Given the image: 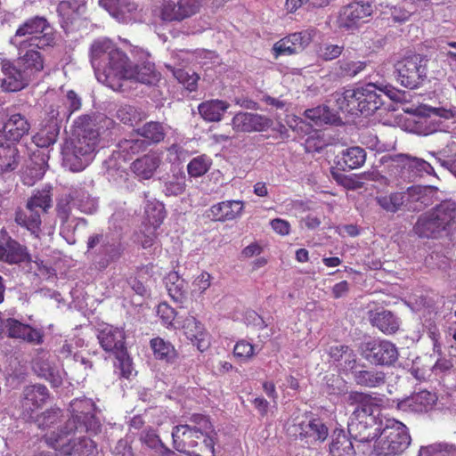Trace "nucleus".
Instances as JSON below:
<instances>
[{
  "label": "nucleus",
  "mask_w": 456,
  "mask_h": 456,
  "mask_svg": "<svg viewBox=\"0 0 456 456\" xmlns=\"http://www.w3.org/2000/svg\"><path fill=\"white\" fill-rule=\"evenodd\" d=\"M213 425L208 416L194 413L172 429L174 448L188 456H215Z\"/></svg>",
  "instance_id": "nucleus-1"
},
{
  "label": "nucleus",
  "mask_w": 456,
  "mask_h": 456,
  "mask_svg": "<svg viewBox=\"0 0 456 456\" xmlns=\"http://www.w3.org/2000/svg\"><path fill=\"white\" fill-rule=\"evenodd\" d=\"M92 117L82 115L76 121L77 135L67 140L61 149L63 166L72 172L84 170L94 159L100 133L90 126Z\"/></svg>",
  "instance_id": "nucleus-2"
},
{
  "label": "nucleus",
  "mask_w": 456,
  "mask_h": 456,
  "mask_svg": "<svg viewBox=\"0 0 456 456\" xmlns=\"http://www.w3.org/2000/svg\"><path fill=\"white\" fill-rule=\"evenodd\" d=\"M378 398L362 392H351L348 395V403L354 406L347 424V430L355 441L370 443L379 435L380 428L374 415L379 406Z\"/></svg>",
  "instance_id": "nucleus-3"
},
{
  "label": "nucleus",
  "mask_w": 456,
  "mask_h": 456,
  "mask_svg": "<svg viewBox=\"0 0 456 456\" xmlns=\"http://www.w3.org/2000/svg\"><path fill=\"white\" fill-rule=\"evenodd\" d=\"M10 44L17 51H23L30 47L45 49L53 46L55 36L47 19L37 15L27 19L19 25L10 39Z\"/></svg>",
  "instance_id": "nucleus-4"
},
{
  "label": "nucleus",
  "mask_w": 456,
  "mask_h": 456,
  "mask_svg": "<svg viewBox=\"0 0 456 456\" xmlns=\"http://www.w3.org/2000/svg\"><path fill=\"white\" fill-rule=\"evenodd\" d=\"M455 222L456 204L443 201L421 214L413 226V231L419 238L438 239L448 232Z\"/></svg>",
  "instance_id": "nucleus-5"
},
{
  "label": "nucleus",
  "mask_w": 456,
  "mask_h": 456,
  "mask_svg": "<svg viewBox=\"0 0 456 456\" xmlns=\"http://www.w3.org/2000/svg\"><path fill=\"white\" fill-rule=\"evenodd\" d=\"M411 441L407 427L395 419H388L375 438L372 453L375 456H397Z\"/></svg>",
  "instance_id": "nucleus-6"
},
{
  "label": "nucleus",
  "mask_w": 456,
  "mask_h": 456,
  "mask_svg": "<svg viewBox=\"0 0 456 456\" xmlns=\"http://www.w3.org/2000/svg\"><path fill=\"white\" fill-rule=\"evenodd\" d=\"M203 0H153L152 16L163 23L182 22L200 12Z\"/></svg>",
  "instance_id": "nucleus-7"
},
{
  "label": "nucleus",
  "mask_w": 456,
  "mask_h": 456,
  "mask_svg": "<svg viewBox=\"0 0 456 456\" xmlns=\"http://www.w3.org/2000/svg\"><path fill=\"white\" fill-rule=\"evenodd\" d=\"M94 403L88 398L75 399L70 403L71 418L67 422V428L76 433H86L90 436L101 432L102 424L94 411Z\"/></svg>",
  "instance_id": "nucleus-8"
},
{
  "label": "nucleus",
  "mask_w": 456,
  "mask_h": 456,
  "mask_svg": "<svg viewBox=\"0 0 456 456\" xmlns=\"http://www.w3.org/2000/svg\"><path fill=\"white\" fill-rule=\"evenodd\" d=\"M427 62L428 60L420 54H412L398 61L395 65L397 81L409 89L419 87L427 78Z\"/></svg>",
  "instance_id": "nucleus-9"
},
{
  "label": "nucleus",
  "mask_w": 456,
  "mask_h": 456,
  "mask_svg": "<svg viewBox=\"0 0 456 456\" xmlns=\"http://www.w3.org/2000/svg\"><path fill=\"white\" fill-rule=\"evenodd\" d=\"M373 8L369 2L353 1L341 6L337 17V26L343 31H354L371 16Z\"/></svg>",
  "instance_id": "nucleus-10"
},
{
  "label": "nucleus",
  "mask_w": 456,
  "mask_h": 456,
  "mask_svg": "<svg viewBox=\"0 0 456 456\" xmlns=\"http://www.w3.org/2000/svg\"><path fill=\"white\" fill-rule=\"evenodd\" d=\"M288 433L295 440L313 444L324 442L328 437L329 429L321 419L305 417L290 426L288 428Z\"/></svg>",
  "instance_id": "nucleus-11"
},
{
  "label": "nucleus",
  "mask_w": 456,
  "mask_h": 456,
  "mask_svg": "<svg viewBox=\"0 0 456 456\" xmlns=\"http://www.w3.org/2000/svg\"><path fill=\"white\" fill-rule=\"evenodd\" d=\"M50 397L45 385L35 384L26 386L20 396V411L23 419L34 420Z\"/></svg>",
  "instance_id": "nucleus-12"
},
{
  "label": "nucleus",
  "mask_w": 456,
  "mask_h": 456,
  "mask_svg": "<svg viewBox=\"0 0 456 456\" xmlns=\"http://www.w3.org/2000/svg\"><path fill=\"white\" fill-rule=\"evenodd\" d=\"M362 355L376 365H392L399 354L395 344L388 340L371 339L362 344Z\"/></svg>",
  "instance_id": "nucleus-13"
},
{
  "label": "nucleus",
  "mask_w": 456,
  "mask_h": 456,
  "mask_svg": "<svg viewBox=\"0 0 456 456\" xmlns=\"http://www.w3.org/2000/svg\"><path fill=\"white\" fill-rule=\"evenodd\" d=\"M46 442L63 456H87L93 453L96 447L95 443L91 438L86 436L69 439L67 443L61 436L54 439L52 436H47Z\"/></svg>",
  "instance_id": "nucleus-14"
},
{
  "label": "nucleus",
  "mask_w": 456,
  "mask_h": 456,
  "mask_svg": "<svg viewBox=\"0 0 456 456\" xmlns=\"http://www.w3.org/2000/svg\"><path fill=\"white\" fill-rule=\"evenodd\" d=\"M313 37L314 30H303L281 38L273 47L275 58L297 53L311 43Z\"/></svg>",
  "instance_id": "nucleus-15"
},
{
  "label": "nucleus",
  "mask_w": 456,
  "mask_h": 456,
  "mask_svg": "<svg viewBox=\"0 0 456 456\" xmlns=\"http://www.w3.org/2000/svg\"><path fill=\"white\" fill-rule=\"evenodd\" d=\"M384 96L391 100L395 99V94L392 91L384 92L372 83L360 87L358 99L361 103V114L369 116L374 113L384 104Z\"/></svg>",
  "instance_id": "nucleus-16"
},
{
  "label": "nucleus",
  "mask_w": 456,
  "mask_h": 456,
  "mask_svg": "<svg viewBox=\"0 0 456 456\" xmlns=\"http://www.w3.org/2000/svg\"><path fill=\"white\" fill-rule=\"evenodd\" d=\"M178 329L196 346L198 350L205 352L210 346L208 334L204 325L194 316L188 315L181 322H177Z\"/></svg>",
  "instance_id": "nucleus-17"
},
{
  "label": "nucleus",
  "mask_w": 456,
  "mask_h": 456,
  "mask_svg": "<svg viewBox=\"0 0 456 456\" xmlns=\"http://www.w3.org/2000/svg\"><path fill=\"white\" fill-rule=\"evenodd\" d=\"M272 125L271 118L251 112H239L232 119V129L236 132H263Z\"/></svg>",
  "instance_id": "nucleus-18"
},
{
  "label": "nucleus",
  "mask_w": 456,
  "mask_h": 456,
  "mask_svg": "<svg viewBox=\"0 0 456 456\" xmlns=\"http://www.w3.org/2000/svg\"><path fill=\"white\" fill-rule=\"evenodd\" d=\"M18 58L16 63L24 73V76L34 80L45 68V58L43 54L35 47L26 48L23 51H17Z\"/></svg>",
  "instance_id": "nucleus-19"
},
{
  "label": "nucleus",
  "mask_w": 456,
  "mask_h": 456,
  "mask_svg": "<svg viewBox=\"0 0 456 456\" xmlns=\"http://www.w3.org/2000/svg\"><path fill=\"white\" fill-rule=\"evenodd\" d=\"M437 401L436 394L421 390L397 403V409L403 412L423 413L433 408Z\"/></svg>",
  "instance_id": "nucleus-20"
},
{
  "label": "nucleus",
  "mask_w": 456,
  "mask_h": 456,
  "mask_svg": "<svg viewBox=\"0 0 456 456\" xmlns=\"http://www.w3.org/2000/svg\"><path fill=\"white\" fill-rule=\"evenodd\" d=\"M0 261L10 265L31 262V256L25 245L12 237L0 240Z\"/></svg>",
  "instance_id": "nucleus-21"
},
{
  "label": "nucleus",
  "mask_w": 456,
  "mask_h": 456,
  "mask_svg": "<svg viewBox=\"0 0 456 456\" xmlns=\"http://www.w3.org/2000/svg\"><path fill=\"white\" fill-rule=\"evenodd\" d=\"M107 61L103 67L106 78L113 76L119 79H126V77L133 76L131 71L133 64L127 55L119 48L115 46Z\"/></svg>",
  "instance_id": "nucleus-22"
},
{
  "label": "nucleus",
  "mask_w": 456,
  "mask_h": 456,
  "mask_svg": "<svg viewBox=\"0 0 456 456\" xmlns=\"http://www.w3.org/2000/svg\"><path fill=\"white\" fill-rule=\"evenodd\" d=\"M97 338L106 352L115 354L126 348V334L122 328L107 325L99 330Z\"/></svg>",
  "instance_id": "nucleus-23"
},
{
  "label": "nucleus",
  "mask_w": 456,
  "mask_h": 456,
  "mask_svg": "<svg viewBox=\"0 0 456 456\" xmlns=\"http://www.w3.org/2000/svg\"><path fill=\"white\" fill-rule=\"evenodd\" d=\"M4 77L1 87L4 92H18L25 88L30 82V78L24 76L21 69L11 61H4L2 65Z\"/></svg>",
  "instance_id": "nucleus-24"
},
{
  "label": "nucleus",
  "mask_w": 456,
  "mask_h": 456,
  "mask_svg": "<svg viewBox=\"0 0 456 456\" xmlns=\"http://www.w3.org/2000/svg\"><path fill=\"white\" fill-rule=\"evenodd\" d=\"M244 202L241 200H224L214 204L208 209V216L216 222L233 221L242 215Z\"/></svg>",
  "instance_id": "nucleus-25"
},
{
  "label": "nucleus",
  "mask_w": 456,
  "mask_h": 456,
  "mask_svg": "<svg viewBox=\"0 0 456 456\" xmlns=\"http://www.w3.org/2000/svg\"><path fill=\"white\" fill-rule=\"evenodd\" d=\"M5 328L10 338H20L35 345H41L44 341V335L40 330L22 323L16 319H7Z\"/></svg>",
  "instance_id": "nucleus-26"
},
{
  "label": "nucleus",
  "mask_w": 456,
  "mask_h": 456,
  "mask_svg": "<svg viewBox=\"0 0 456 456\" xmlns=\"http://www.w3.org/2000/svg\"><path fill=\"white\" fill-rule=\"evenodd\" d=\"M15 223L26 229L30 234L39 239L42 233V218L39 210H34L32 208L25 206V208H18L15 211Z\"/></svg>",
  "instance_id": "nucleus-27"
},
{
  "label": "nucleus",
  "mask_w": 456,
  "mask_h": 456,
  "mask_svg": "<svg viewBox=\"0 0 456 456\" xmlns=\"http://www.w3.org/2000/svg\"><path fill=\"white\" fill-rule=\"evenodd\" d=\"M30 124L27 118L20 114L12 115L4 125V139L17 145L21 138L28 134Z\"/></svg>",
  "instance_id": "nucleus-28"
},
{
  "label": "nucleus",
  "mask_w": 456,
  "mask_h": 456,
  "mask_svg": "<svg viewBox=\"0 0 456 456\" xmlns=\"http://www.w3.org/2000/svg\"><path fill=\"white\" fill-rule=\"evenodd\" d=\"M20 163V151L14 142L0 137V176L13 172Z\"/></svg>",
  "instance_id": "nucleus-29"
},
{
  "label": "nucleus",
  "mask_w": 456,
  "mask_h": 456,
  "mask_svg": "<svg viewBox=\"0 0 456 456\" xmlns=\"http://www.w3.org/2000/svg\"><path fill=\"white\" fill-rule=\"evenodd\" d=\"M124 248L119 240L105 238V241L99 250L100 259L95 261L94 266L99 271L105 270L112 262L119 259L123 254Z\"/></svg>",
  "instance_id": "nucleus-30"
},
{
  "label": "nucleus",
  "mask_w": 456,
  "mask_h": 456,
  "mask_svg": "<svg viewBox=\"0 0 456 456\" xmlns=\"http://www.w3.org/2000/svg\"><path fill=\"white\" fill-rule=\"evenodd\" d=\"M160 164L155 153H148L136 159L130 166L131 171L141 179H150Z\"/></svg>",
  "instance_id": "nucleus-31"
},
{
  "label": "nucleus",
  "mask_w": 456,
  "mask_h": 456,
  "mask_svg": "<svg viewBox=\"0 0 456 456\" xmlns=\"http://www.w3.org/2000/svg\"><path fill=\"white\" fill-rule=\"evenodd\" d=\"M230 108L229 102L223 100H209L201 102L198 106L200 116L208 122H218Z\"/></svg>",
  "instance_id": "nucleus-32"
},
{
  "label": "nucleus",
  "mask_w": 456,
  "mask_h": 456,
  "mask_svg": "<svg viewBox=\"0 0 456 456\" xmlns=\"http://www.w3.org/2000/svg\"><path fill=\"white\" fill-rule=\"evenodd\" d=\"M115 45L108 39L96 40L91 45L90 57L91 63L95 71L105 67L106 61L109 59L110 52L114 50Z\"/></svg>",
  "instance_id": "nucleus-33"
},
{
  "label": "nucleus",
  "mask_w": 456,
  "mask_h": 456,
  "mask_svg": "<svg viewBox=\"0 0 456 456\" xmlns=\"http://www.w3.org/2000/svg\"><path fill=\"white\" fill-rule=\"evenodd\" d=\"M352 439L344 430L334 431L330 444V455L355 456L356 452Z\"/></svg>",
  "instance_id": "nucleus-34"
},
{
  "label": "nucleus",
  "mask_w": 456,
  "mask_h": 456,
  "mask_svg": "<svg viewBox=\"0 0 456 456\" xmlns=\"http://www.w3.org/2000/svg\"><path fill=\"white\" fill-rule=\"evenodd\" d=\"M166 288L174 302L183 304L187 298V284L179 274L173 271L165 277Z\"/></svg>",
  "instance_id": "nucleus-35"
},
{
  "label": "nucleus",
  "mask_w": 456,
  "mask_h": 456,
  "mask_svg": "<svg viewBox=\"0 0 456 456\" xmlns=\"http://www.w3.org/2000/svg\"><path fill=\"white\" fill-rule=\"evenodd\" d=\"M406 194L403 191L391 193L378 192L375 197L376 203L387 213H396L405 202Z\"/></svg>",
  "instance_id": "nucleus-36"
},
{
  "label": "nucleus",
  "mask_w": 456,
  "mask_h": 456,
  "mask_svg": "<svg viewBox=\"0 0 456 456\" xmlns=\"http://www.w3.org/2000/svg\"><path fill=\"white\" fill-rule=\"evenodd\" d=\"M37 375L47 380L53 387H59L62 384L60 370L46 360H37L33 365Z\"/></svg>",
  "instance_id": "nucleus-37"
},
{
  "label": "nucleus",
  "mask_w": 456,
  "mask_h": 456,
  "mask_svg": "<svg viewBox=\"0 0 456 456\" xmlns=\"http://www.w3.org/2000/svg\"><path fill=\"white\" fill-rule=\"evenodd\" d=\"M366 68L367 61L343 58L336 63L334 73L341 78H353L365 70Z\"/></svg>",
  "instance_id": "nucleus-38"
},
{
  "label": "nucleus",
  "mask_w": 456,
  "mask_h": 456,
  "mask_svg": "<svg viewBox=\"0 0 456 456\" xmlns=\"http://www.w3.org/2000/svg\"><path fill=\"white\" fill-rule=\"evenodd\" d=\"M360 94V87L346 89L337 98V104L339 110L349 114L361 113V103L358 96Z\"/></svg>",
  "instance_id": "nucleus-39"
},
{
  "label": "nucleus",
  "mask_w": 456,
  "mask_h": 456,
  "mask_svg": "<svg viewBox=\"0 0 456 456\" xmlns=\"http://www.w3.org/2000/svg\"><path fill=\"white\" fill-rule=\"evenodd\" d=\"M26 206L34 210L40 209V213L46 214L53 206L52 187L45 186L41 190H37L27 200Z\"/></svg>",
  "instance_id": "nucleus-40"
},
{
  "label": "nucleus",
  "mask_w": 456,
  "mask_h": 456,
  "mask_svg": "<svg viewBox=\"0 0 456 456\" xmlns=\"http://www.w3.org/2000/svg\"><path fill=\"white\" fill-rule=\"evenodd\" d=\"M327 354L334 362L344 360V367L353 370L356 367L357 358L354 351L346 345H335L329 347Z\"/></svg>",
  "instance_id": "nucleus-41"
},
{
  "label": "nucleus",
  "mask_w": 456,
  "mask_h": 456,
  "mask_svg": "<svg viewBox=\"0 0 456 456\" xmlns=\"http://www.w3.org/2000/svg\"><path fill=\"white\" fill-rule=\"evenodd\" d=\"M366 160L365 151L358 146L351 147L343 151L341 159L338 161L342 169H355L362 167Z\"/></svg>",
  "instance_id": "nucleus-42"
},
{
  "label": "nucleus",
  "mask_w": 456,
  "mask_h": 456,
  "mask_svg": "<svg viewBox=\"0 0 456 456\" xmlns=\"http://www.w3.org/2000/svg\"><path fill=\"white\" fill-rule=\"evenodd\" d=\"M131 71L132 77H126V79H134L142 84L152 85L159 80L160 74L155 69L152 63H143L142 65H133Z\"/></svg>",
  "instance_id": "nucleus-43"
},
{
  "label": "nucleus",
  "mask_w": 456,
  "mask_h": 456,
  "mask_svg": "<svg viewBox=\"0 0 456 456\" xmlns=\"http://www.w3.org/2000/svg\"><path fill=\"white\" fill-rule=\"evenodd\" d=\"M154 356L166 362H174L178 356L175 346L162 338H154L150 342Z\"/></svg>",
  "instance_id": "nucleus-44"
},
{
  "label": "nucleus",
  "mask_w": 456,
  "mask_h": 456,
  "mask_svg": "<svg viewBox=\"0 0 456 456\" xmlns=\"http://www.w3.org/2000/svg\"><path fill=\"white\" fill-rule=\"evenodd\" d=\"M371 324L385 334H394L399 329L397 318L389 311L376 313L370 319Z\"/></svg>",
  "instance_id": "nucleus-45"
},
{
  "label": "nucleus",
  "mask_w": 456,
  "mask_h": 456,
  "mask_svg": "<svg viewBox=\"0 0 456 456\" xmlns=\"http://www.w3.org/2000/svg\"><path fill=\"white\" fill-rule=\"evenodd\" d=\"M357 385L366 387H379L386 383V374L381 370H359L354 374Z\"/></svg>",
  "instance_id": "nucleus-46"
},
{
  "label": "nucleus",
  "mask_w": 456,
  "mask_h": 456,
  "mask_svg": "<svg viewBox=\"0 0 456 456\" xmlns=\"http://www.w3.org/2000/svg\"><path fill=\"white\" fill-rule=\"evenodd\" d=\"M136 133L151 143H159L164 141L166 136L163 125L156 121L147 122L141 128H138Z\"/></svg>",
  "instance_id": "nucleus-47"
},
{
  "label": "nucleus",
  "mask_w": 456,
  "mask_h": 456,
  "mask_svg": "<svg viewBox=\"0 0 456 456\" xmlns=\"http://www.w3.org/2000/svg\"><path fill=\"white\" fill-rule=\"evenodd\" d=\"M149 142L143 139H124L118 144V151L124 159H131L146 151Z\"/></svg>",
  "instance_id": "nucleus-48"
},
{
  "label": "nucleus",
  "mask_w": 456,
  "mask_h": 456,
  "mask_svg": "<svg viewBox=\"0 0 456 456\" xmlns=\"http://www.w3.org/2000/svg\"><path fill=\"white\" fill-rule=\"evenodd\" d=\"M146 118L145 114L131 105L121 106L117 111V118L125 125L134 126Z\"/></svg>",
  "instance_id": "nucleus-49"
},
{
  "label": "nucleus",
  "mask_w": 456,
  "mask_h": 456,
  "mask_svg": "<svg viewBox=\"0 0 456 456\" xmlns=\"http://www.w3.org/2000/svg\"><path fill=\"white\" fill-rule=\"evenodd\" d=\"M212 159L206 154L193 158L187 165V172L191 177H200L211 167Z\"/></svg>",
  "instance_id": "nucleus-50"
},
{
  "label": "nucleus",
  "mask_w": 456,
  "mask_h": 456,
  "mask_svg": "<svg viewBox=\"0 0 456 456\" xmlns=\"http://www.w3.org/2000/svg\"><path fill=\"white\" fill-rule=\"evenodd\" d=\"M145 215L146 224L159 228L166 217L165 208L159 202H148L145 207Z\"/></svg>",
  "instance_id": "nucleus-51"
},
{
  "label": "nucleus",
  "mask_w": 456,
  "mask_h": 456,
  "mask_svg": "<svg viewBox=\"0 0 456 456\" xmlns=\"http://www.w3.org/2000/svg\"><path fill=\"white\" fill-rule=\"evenodd\" d=\"M418 456H456V446L443 443L421 446Z\"/></svg>",
  "instance_id": "nucleus-52"
},
{
  "label": "nucleus",
  "mask_w": 456,
  "mask_h": 456,
  "mask_svg": "<svg viewBox=\"0 0 456 456\" xmlns=\"http://www.w3.org/2000/svg\"><path fill=\"white\" fill-rule=\"evenodd\" d=\"M77 191L70 192L69 194L62 195L57 200L56 203V215L61 220V224L68 223L71 212H72V202L75 200Z\"/></svg>",
  "instance_id": "nucleus-53"
},
{
  "label": "nucleus",
  "mask_w": 456,
  "mask_h": 456,
  "mask_svg": "<svg viewBox=\"0 0 456 456\" xmlns=\"http://www.w3.org/2000/svg\"><path fill=\"white\" fill-rule=\"evenodd\" d=\"M140 440L147 447L153 449L163 455L169 456L172 453L168 448L164 446L159 436L151 428L143 430L141 434Z\"/></svg>",
  "instance_id": "nucleus-54"
},
{
  "label": "nucleus",
  "mask_w": 456,
  "mask_h": 456,
  "mask_svg": "<svg viewBox=\"0 0 456 456\" xmlns=\"http://www.w3.org/2000/svg\"><path fill=\"white\" fill-rule=\"evenodd\" d=\"M232 353L240 362H248L256 355L255 346L246 339H240L234 345Z\"/></svg>",
  "instance_id": "nucleus-55"
},
{
  "label": "nucleus",
  "mask_w": 456,
  "mask_h": 456,
  "mask_svg": "<svg viewBox=\"0 0 456 456\" xmlns=\"http://www.w3.org/2000/svg\"><path fill=\"white\" fill-rule=\"evenodd\" d=\"M157 229L148 224L143 225V229H141L137 234V241L144 249L151 248L157 240Z\"/></svg>",
  "instance_id": "nucleus-56"
},
{
  "label": "nucleus",
  "mask_w": 456,
  "mask_h": 456,
  "mask_svg": "<svg viewBox=\"0 0 456 456\" xmlns=\"http://www.w3.org/2000/svg\"><path fill=\"white\" fill-rule=\"evenodd\" d=\"M57 135L56 130L42 129L33 136V142L37 147L47 148L56 142Z\"/></svg>",
  "instance_id": "nucleus-57"
},
{
  "label": "nucleus",
  "mask_w": 456,
  "mask_h": 456,
  "mask_svg": "<svg viewBox=\"0 0 456 456\" xmlns=\"http://www.w3.org/2000/svg\"><path fill=\"white\" fill-rule=\"evenodd\" d=\"M118 360V368L120 370V374L123 378L129 379L133 370V364L130 356L128 355L127 349H124L118 353L113 354Z\"/></svg>",
  "instance_id": "nucleus-58"
},
{
  "label": "nucleus",
  "mask_w": 456,
  "mask_h": 456,
  "mask_svg": "<svg viewBox=\"0 0 456 456\" xmlns=\"http://www.w3.org/2000/svg\"><path fill=\"white\" fill-rule=\"evenodd\" d=\"M211 285V275L208 272H202L192 282L194 290L204 293Z\"/></svg>",
  "instance_id": "nucleus-59"
},
{
  "label": "nucleus",
  "mask_w": 456,
  "mask_h": 456,
  "mask_svg": "<svg viewBox=\"0 0 456 456\" xmlns=\"http://www.w3.org/2000/svg\"><path fill=\"white\" fill-rule=\"evenodd\" d=\"M344 47L338 45H326L321 50V57L325 61H331L342 53Z\"/></svg>",
  "instance_id": "nucleus-60"
},
{
  "label": "nucleus",
  "mask_w": 456,
  "mask_h": 456,
  "mask_svg": "<svg viewBox=\"0 0 456 456\" xmlns=\"http://www.w3.org/2000/svg\"><path fill=\"white\" fill-rule=\"evenodd\" d=\"M66 104L68 106L67 116L69 117L73 112L78 110L81 108V99L73 90H69L67 93Z\"/></svg>",
  "instance_id": "nucleus-61"
},
{
  "label": "nucleus",
  "mask_w": 456,
  "mask_h": 456,
  "mask_svg": "<svg viewBox=\"0 0 456 456\" xmlns=\"http://www.w3.org/2000/svg\"><path fill=\"white\" fill-rule=\"evenodd\" d=\"M158 314L167 325L172 324L175 319V311L167 304H159L158 306Z\"/></svg>",
  "instance_id": "nucleus-62"
},
{
  "label": "nucleus",
  "mask_w": 456,
  "mask_h": 456,
  "mask_svg": "<svg viewBox=\"0 0 456 456\" xmlns=\"http://www.w3.org/2000/svg\"><path fill=\"white\" fill-rule=\"evenodd\" d=\"M411 15V12L401 6H395L391 8V18L395 22H405Z\"/></svg>",
  "instance_id": "nucleus-63"
},
{
  "label": "nucleus",
  "mask_w": 456,
  "mask_h": 456,
  "mask_svg": "<svg viewBox=\"0 0 456 456\" xmlns=\"http://www.w3.org/2000/svg\"><path fill=\"white\" fill-rule=\"evenodd\" d=\"M270 224L273 231L280 235L285 236L290 232V224L286 220L275 218L271 221Z\"/></svg>",
  "instance_id": "nucleus-64"
}]
</instances>
